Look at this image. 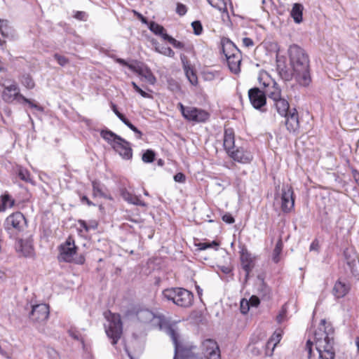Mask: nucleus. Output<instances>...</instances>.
I'll return each mask as SVG.
<instances>
[{
    "label": "nucleus",
    "instance_id": "nucleus-43",
    "mask_svg": "<svg viewBox=\"0 0 359 359\" xmlns=\"http://www.w3.org/2000/svg\"><path fill=\"white\" fill-rule=\"evenodd\" d=\"M68 334L74 339L81 341L83 344L84 343L83 339L82 338L81 333L75 328H70L68 330Z\"/></svg>",
    "mask_w": 359,
    "mask_h": 359
},
{
    "label": "nucleus",
    "instance_id": "nucleus-47",
    "mask_svg": "<svg viewBox=\"0 0 359 359\" xmlns=\"http://www.w3.org/2000/svg\"><path fill=\"white\" fill-rule=\"evenodd\" d=\"M54 58L56 60V61L60 66H65L69 62V60L67 57H66L65 56L61 55L58 53H55L54 55Z\"/></svg>",
    "mask_w": 359,
    "mask_h": 359
},
{
    "label": "nucleus",
    "instance_id": "nucleus-54",
    "mask_svg": "<svg viewBox=\"0 0 359 359\" xmlns=\"http://www.w3.org/2000/svg\"><path fill=\"white\" fill-rule=\"evenodd\" d=\"M116 62L117 63L120 64L121 65L126 66V67H128L133 72L134 71V69H133V67H136V64L135 62H134V64H130L128 62H126L124 59H122V58H117L116 60Z\"/></svg>",
    "mask_w": 359,
    "mask_h": 359
},
{
    "label": "nucleus",
    "instance_id": "nucleus-41",
    "mask_svg": "<svg viewBox=\"0 0 359 359\" xmlns=\"http://www.w3.org/2000/svg\"><path fill=\"white\" fill-rule=\"evenodd\" d=\"M155 159V152L151 149H147L142 155V160L144 163H152Z\"/></svg>",
    "mask_w": 359,
    "mask_h": 359
},
{
    "label": "nucleus",
    "instance_id": "nucleus-62",
    "mask_svg": "<svg viewBox=\"0 0 359 359\" xmlns=\"http://www.w3.org/2000/svg\"><path fill=\"white\" fill-rule=\"evenodd\" d=\"M74 17L78 20H83L86 17V13L83 11H76Z\"/></svg>",
    "mask_w": 359,
    "mask_h": 359
},
{
    "label": "nucleus",
    "instance_id": "nucleus-34",
    "mask_svg": "<svg viewBox=\"0 0 359 359\" xmlns=\"http://www.w3.org/2000/svg\"><path fill=\"white\" fill-rule=\"evenodd\" d=\"M283 243L282 241V238H279L278 241H277L276 246L273 250L272 253V260L275 263H278L280 260V254L283 250Z\"/></svg>",
    "mask_w": 359,
    "mask_h": 359
},
{
    "label": "nucleus",
    "instance_id": "nucleus-3",
    "mask_svg": "<svg viewBox=\"0 0 359 359\" xmlns=\"http://www.w3.org/2000/svg\"><path fill=\"white\" fill-rule=\"evenodd\" d=\"M28 226H7L6 231L11 238H14L18 241V248L25 257H31L33 255L32 246V234L25 231Z\"/></svg>",
    "mask_w": 359,
    "mask_h": 359
},
{
    "label": "nucleus",
    "instance_id": "nucleus-64",
    "mask_svg": "<svg viewBox=\"0 0 359 359\" xmlns=\"http://www.w3.org/2000/svg\"><path fill=\"white\" fill-rule=\"evenodd\" d=\"M162 36V38L165 40V41H168L170 43H171V40L173 39L174 38L170 36V35H168L167 33H165V32H163V34H161V35Z\"/></svg>",
    "mask_w": 359,
    "mask_h": 359
},
{
    "label": "nucleus",
    "instance_id": "nucleus-30",
    "mask_svg": "<svg viewBox=\"0 0 359 359\" xmlns=\"http://www.w3.org/2000/svg\"><path fill=\"white\" fill-rule=\"evenodd\" d=\"M208 2L214 8L218 9L223 14L225 13L227 16L229 12L227 9L228 0H207Z\"/></svg>",
    "mask_w": 359,
    "mask_h": 359
},
{
    "label": "nucleus",
    "instance_id": "nucleus-11",
    "mask_svg": "<svg viewBox=\"0 0 359 359\" xmlns=\"http://www.w3.org/2000/svg\"><path fill=\"white\" fill-rule=\"evenodd\" d=\"M228 156L234 161L241 164H250L253 160L252 153L244 147H239L233 149Z\"/></svg>",
    "mask_w": 359,
    "mask_h": 359
},
{
    "label": "nucleus",
    "instance_id": "nucleus-48",
    "mask_svg": "<svg viewBox=\"0 0 359 359\" xmlns=\"http://www.w3.org/2000/svg\"><path fill=\"white\" fill-rule=\"evenodd\" d=\"M133 88L135 89V90L139 94L141 95L142 97H144V98H151V95H149V93H146L145 91H144L142 89H141L138 86L137 84L133 81L131 83Z\"/></svg>",
    "mask_w": 359,
    "mask_h": 359
},
{
    "label": "nucleus",
    "instance_id": "nucleus-2",
    "mask_svg": "<svg viewBox=\"0 0 359 359\" xmlns=\"http://www.w3.org/2000/svg\"><path fill=\"white\" fill-rule=\"evenodd\" d=\"M166 333L174 344L173 359H203V355L194 352L196 346L180 340V334L172 325L166 327Z\"/></svg>",
    "mask_w": 359,
    "mask_h": 359
},
{
    "label": "nucleus",
    "instance_id": "nucleus-56",
    "mask_svg": "<svg viewBox=\"0 0 359 359\" xmlns=\"http://www.w3.org/2000/svg\"><path fill=\"white\" fill-rule=\"evenodd\" d=\"M248 301L250 302V306L257 307L260 304L259 298L255 295H252Z\"/></svg>",
    "mask_w": 359,
    "mask_h": 359
},
{
    "label": "nucleus",
    "instance_id": "nucleus-27",
    "mask_svg": "<svg viewBox=\"0 0 359 359\" xmlns=\"http://www.w3.org/2000/svg\"><path fill=\"white\" fill-rule=\"evenodd\" d=\"M136 316L140 322L148 323L154 319V314L151 311L147 309H141L137 311Z\"/></svg>",
    "mask_w": 359,
    "mask_h": 359
},
{
    "label": "nucleus",
    "instance_id": "nucleus-53",
    "mask_svg": "<svg viewBox=\"0 0 359 359\" xmlns=\"http://www.w3.org/2000/svg\"><path fill=\"white\" fill-rule=\"evenodd\" d=\"M83 229H78L79 234L82 236L87 238L86 233H88L90 229L95 230L97 226H81Z\"/></svg>",
    "mask_w": 359,
    "mask_h": 359
},
{
    "label": "nucleus",
    "instance_id": "nucleus-51",
    "mask_svg": "<svg viewBox=\"0 0 359 359\" xmlns=\"http://www.w3.org/2000/svg\"><path fill=\"white\" fill-rule=\"evenodd\" d=\"M187 12V6L182 4V3H177L176 6V13L180 15L183 16Z\"/></svg>",
    "mask_w": 359,
    "mask_h": 359
},
{
    "label": "nucleus",
    "instance_id": "nucleus-33",
    "mask_svg": "<svg viewBox=\"0 0 359 359\" xmlns=\"http://www.w3.org/2000/svg\"><path fill=\"white\" fill-rule=\"evenodd\" d=\"M17 174L20 179L27 183L34 184L30 172L22 166H19L17 169Z\"/></svg>",
    "mask_w": 359,
    "mask_h": 359
},
{
    "label": "nucleus",
    "instance_id": "nucleus-40",
    "mask_svg": "<svg viewBox=\"0 0 359 359\" xmlns=\"http://www.w3.org/2000/svg\"><path fill=\"white\" fill-rule=\"evenodd\" d=\"M168 88L172 93H179L181 91V86L180 83L173 79H168L167 81Z\"/></svg>",
    "mask_w": 359,
    "mask_h": 359
},
{
    "label": "nucleus",
    "instance_id": "nucleus-61",
    "mask_svg": "<svg viewBox=\"0 0 359 359\" xmlns=\"http://www.w3.org/2000/svg\"><path fill=\"white\" fill-rule=\"evenodd\" d=\"M81 201L82 203H86L88 206L95 205V204L86 196H81Z\"/></svg>",
    "mask_w": 359,
    "mask_h": 359
},
{
    "label": "nucleus",
    "instance_id": "nucleus-17",
    "mask_svg": "<svg viewBox=\"0 0 359 359\" xmlns=\"http://www.w3.org/2000/svg\"><path fill=\"white\" fill-rule=\"evenodd\" d=\"M320 326L314 333L316 346H318L319 341H326L331 337L330 335L334 332V330L330 325L326 326L325 319L321 320Z\"/></svg>",
    "mask_w": 359,
    "mask_h": 359
},
{
    "label": "nucleus",
    "instance_id": "nucleus-63",
    "mask_svg": "<svg viewBox=\"0 0 359 359\" xmlns=\"http://www.w3.org/2000/svg\"><path fill=\"white\" fill-rule=\"evenodd\" d=\"M319 248L318 241L315 239L310 245V250H316L318 251Z\"/></svg>",
    "mask_w": 359,
    "mask_h": 359
},
{
    "label": "nucleus",
    "instance_id": "nucleus-5",
    "mask_svg": "<svg viewBox=\"0 0 359 359\" xmlns=\"http://www.w3.org/2000/svg\"><path fill=\"white\" fill-rule=\"evenodd\" d=\"M2 98L7 103H11L16 100L21 104H27L30 108L43 111V108L35 100L25 97L20 93V89L16 83L6 86L2 92Z\"/></svg>",
    "mask_w": 359,
    "mask_h": 359
},
{
    "label": "nucleus",
    "instance_id": "nucleus-44",
    "mask_svg": "<svg viewBox=\"0 0 359 359\" xmlns=\"http://www.w3.org/2000/svg\"><path fill=\"white\" fill-rule=\"evenodd\" d=\"M319 359H334L335 357V352L334 349H330L325 352H319Z\"/></svg>",
    "mask_w": 359,
    "mask_h": 359
},
{
    "label": "nucleus",
    "instance_id": "nucleus-22",
    "mask_svg": "<svg viewBox=\"0 0 359 359\" xmlns=\"http://www.w3.org/2000/svg\"><path fill=\"white\" fill-rule=\"evenodd\" d=\"M350 287L348 284L344 282L338 280L336 281L333 289L332 294L337 298L340 299L345 297L349 292Z\"/></svg>",
    "mask_w": 359,
    "mask_h": 359
},
{
    "label": "nucleus",
    "instance_id": "nucleus-26",
    "mask_svg": "<svg viewBox=\"0 0 359 359\" xmlns=\"http://www.w3.org/2000/svg\"><path fill=\"white\" fill-rule=\"evenodd\" d=\"M6 224H25L27 223L25 215L19 211L10 215L6 219Z\"/></svg>",
    "mask_w": 359,
    "mask_h": 359
},
{
    "label": "nucleus",
    "instance_id": "nucleus-19",
    "mask_svg": "<svg viewBox=\"0 0 359 359\" xmlns=\"http://www.w3.org/2000/svg\"><path fill=\"white\" fill-rule=\"evenodd\" d=\"M223 145L227 154L236 149L235 133L233 128H228L224 129Z\"/></svg>",
    "mask_w": 359,
    "mask_h": 359
},
{
    "label": "nucleus",
    "instance_id": "nucleus-42",
    "mask_svg": "<svg viewBox=\"0 0 359 359\" xmlns=\"http://www.w3.org/2000/svg\"><path fill=\"white\" fill-rule=\"evenodd\" d=\"M149 29L155 34L161 35L163 32H165L164 27L155 22H151L149 25Z\"/></svg>",
    "mask_w": 359,
    "mask_h": 359
},
{
    "label": "nucleus",
    "instance_id": "nucleus-14",
    "mask_svg": "<svg viewBox=\"0 0 359 359\" xmlns=\"http://www.w3.org/2000/svg\"><path fill=\"white\" fill-rule=\"evenodd\" d=\"M285 117V126L290 133L297 134L299 130V118L297 110L295 108L291 109Z\"/></svg>",
    "mask_w": 359,
    "mask_h": 359
},
{
    "label": "nucleus",
    "instance_id": "nucleus-36",
    "mask_svg": "<svg viewBox=\"0 0 359 359\" xmlns=\"http://www.w3.org/2000/svg\"><path fill=\"white\" fill-rule=\"evenodd\" d=\"M259 294L264 299L270 298L271 290L269 287L264 283V279H262V283L258 289Z\"/></svg>",
    "mask_w": 359,
    "mask_h": 359
},
{
    "label": "nucleus",
    "instance_id": "nucleus-57",
    "mask_svg": "<svg viewBox=\"0 0 359 359\" xmlns=\"http://www.w3.org/2000/svg\"><path fill=\"white\" fill-rule=\"evenodd\" d=\"M243 46L246 48H251L254 46L255 43L252 39L248 37H245L242 39Z\"/></svg>",
    "mask_w": 359,
    "mask_h": 359
},
{
    "label": "nucleus",
    "instance_id": "nucleus-59",
    "mask_svg": "<svg viewBox=\"0 0 359 359\" xmlns=\"http://www.w3.org/2000/svg\"><path fill=\"white\" fill-rule=\"evenodd\" d=\"M161 53L170 57H173L175 56V52L170 47L165 48L164 50Z\"/></svg>",
    "mask_w": 359,
    "mask_h": 359
},
{
    "label": "nucleus",
    "instance_id": "nucleus-20",
    "mask_svg": "<svg viewBox=\"0 0 359 359\" xmlns=\"http://www.w3.org/2000/svg\"><path fill=\"white\" fill-rule=\"evenodd\" d=\"M179 292L180 299L177 306L184 308L191 306L193 304L194 301L193 293L182 287L179 290Z\"/></svg>",
    "mask_w": 359,
    "mask_h": 359
},
{
    "label": "nucleus",
    "instance_id": "nucleus-39",
    "mask_svg": "<svg viewBox=\"0 0 359 359\" xmlns=\"http://www.w3.org/2000/svg\"><path fill=\"white\" fill-rule=\"evenodd\" d=\"M184 69L186 72V76L189 79V82L191 83V85L196 86L198 84V77L196 74L190 67H185Z\"/></svg>",
    "mask_w": 359,
    "mask_h": 359
},
{
    "label": "nucleus",
    "instance_id": "nucleus-10",
    "mask_svg": "<svg viewBox=\"0 0 359 359\" xmlns=\"http://www.w3.org/2000/svg\"><path fill=\"white\" fill-rule=\"evenodd\" d=\"M76 250L77 247L75 245L74 241L71 238H68L64 243L59 246L58 260L65 262H74Z\"/></svg>",
    "mask_w": 359,
    "mask_h": 359
},
{
    "label": "nucleus",
    "instance_id": "nucleus-25",
    "mask_svg": "<svg viewBox=\"0 0 359 359\" xmlns=\"http://www.w3.org/2000/svg\"><path fill=\"white\" fill-rule=\"evenodd\" d=\"M182 287H171L164 290L162 292L165 299L168 301H172L177 306L180 299V292Z\"/></svg>",
    "mask_w": 359,
    "mask_h": 359
},
{
    "label": "nucleus",
    "instance_id": "nucleus-37",
    "mask_svg": "<svg viewBox=\"0 0 359 359\" xmlns=\"http://www.w3.org/2000/svg\"><path fill=\"white\" fill-rule=\"evenodd\" d=\"M20 82L27 89L31 90L35 87L34 81L29 74H25L22 76Z\"/></svg>",
    "mask_w": 359,
    "mask_h": 359
},
{
    "label": "nucleus",
    "instance_id": "nucleus-38",
    "mask_svg": "<svg viewBox=\"0 0 359 359\" xmlns=\"http://www.w3.org/2000/svg\"><path fill=\"white\" fill-rule=\"evenodd\" d=\"M11 32V27L6 20L0 19V33L4 37H8Z\"/></svg>",
    "mask_w": 359,
    "mask_h": 359
},
{
    "label": "nucleus",
    "instance_id": "nucleus-29",
    "mask_svg": "<svg viewBox=\"0 0 359 359\" xmlns=\"http://www.w3.org/2000/svg\"><path fill=\"white\" fill-rule=\"evenodd\" d=\"M123 196L124 198V199L128 201V203H131V204H134V205H140V206H142V207H145L147 206V204L145 202H144L140 196H136L133 194H131L128 191H126V192H124L123 194Z\"/></svg>",
    "mask_w": 359,
    "mask_h": 359
},
{
    "label": "nucleus",
    "instance_id": "nucleus-18",
    "mask_svg": "<svg viewBox=\"0 0 359 359\" xmlns=\"http://www.w3.org/2000/svg\"><path fill=\"white\" fill-rule=\"evenodd\" d=\"M134 62L136 64V67H133L134 69L133 72L144 77L150 84L154 85L156 81V79L151 70L147 65L137 60H135Z\"/></svg>",
    "mask_w": 359,
    "mask_h": 359
},
{
    "label": "nucleus",
    "instance_id": "nucleus-58",
    "mask_svg": "<svg viewBox=\"0 0 359 359\" xmlns=\"http://www.w3.org/2000/svg\"><path fill=\"white\" fill-rule=\"evenodd\" d=\"M174 180L177 182L184 183L186 181V176L182 172H177L175 175Z\"/></svg>",
    "mask_w": 359,
    "mask_h": 359
},
{
    "label": "nucleus",
    "instance_id": "nucleus-28",
    "mask_svg": "<svg viewBox=\"0 0 359 359\" xmlns=\"http://www.w3.org/2000/svg\"><path fill=\"white\" fill-rule=\"evenodd\" d=\"M15 205V200L6 191L0 196V212H4L8 207L12 208Z\"/></svg>",
    "mask_w": 359,
    "mask_h": 359
},
{
    "label": "nucleus",
    "instance_id": "nucleus-32",
    "mask_svg": "<svg viewBox=\"0 0 359 359\" xmlns=\"http://www.w3.org/2000/svg\"><path fill=\"white\" fill-rule=\"evenodd\" d=\"M302 12L303 6L302 4L296 3L293 5L291 11V16L296 22L299 23L302 21Z\"/></svg>",
    "mask_w": 359,
    "mask_h": 359
},
{
    "label": "nucleus",
    "instance_id": "nucleus-4",
    "mask_svg": "<svg viewBox=\"0 0 359 359\" xmlns=\"http://www.w3.org/2000/svg\"><path fill=\"white\" fill-rule=\"evenodd\" d=\"M100 136L103 138L119 155L126 160L133 157V149L130 144L109 130H102Z\"/></svg>",
    "mask_w": 359,
    "mask_h": 359
},
{
    "label": "nucleus",
    "instance_id": "nucleus-60",
    "mask_svg": "<svg viewBox=\"0 0 359 359\" xmlns=\"http://www.w3.org/2000/svg\"><path fill=\"white\" fill-rule=\"evenodd\" d=\"M171 44L175 47V48H184V43L181 41H179L177 40H176L175 39H173L171 40Z\"/></svg>",
    "mask_w": 359,
    "mask_h": 359
},
{
    "label": "nucleus",
    "instance_id": "nucleus-6",
    "mask_svg": "<svg viewBox=\"0 0 359 359\" xmlns=\"http://www.w3.org/2000/svg\"><path fill=\"white\" fill-rule=\"evenodd\" d=\"M177 108L184 118L190 122L204 123L210 118V114L207 111L196 107H185L182 103L179 102Z\"/></svg>",
    "mask_w": 359,
    "mask_h": 359
},
{
    "label": "nucleus",
    "instance_id": "nucleus-1",
    "mask_svg": "<svg viewBox=\"0 0 359 359\" xmlns=\"http://www.w3.org/2000/svg\"><path fill=\"white\" fill-rule=\"evenodd\" d=\"M288 57L293 72L278 65L277 69L280 76L285 81H290L294 76L301 86H308L311 81L308 55L303 48L294 44L288 49Z\"/></svg>",
    "mask_w": 359,
    "mask_h": 359
},
{
    "label": "nucleus",
    "instance_id": "nucleus-45",
    "mask_svg": "<svg viewBox=\"0 0 359 359\" xmlns=\"http://www.w3.org/2000/svg\"><path fill=\"white\" fill-rule=\"evenodd\" d=\"M123 123L137 135V137L138 139L142 138V133L138 130L133 124H132V123L128 118Z\"/></svg>",
    "mask_w": 359,
    "mask_h": 359
},
{
    "label": "nucleus",
    "instance_id": "nucleus-21",
    "mask_svg": "<svg viewBox=\"0 0 359 359\" xmlns=\"http://www.w3.org/2000/svg\"><path fill=\"white\" fill-rule=\"evenodd\" d=\"M221 43L222 53L225 55L226 59L233 57L234 55L240 52L235 44L228 39H222Z\"/></svg>",
    "mask_w": 359,
    "mask_h": 359
},
{
    "label": "nucleus",
    "instance_id": "nucleus-31",
    "mask_svg": "<svg viewBox=\"0 0 359 359\" xmlns=\"http://www.w3.org/2000/svg\"><path fill=\"white\" fill-rule=\"evenodd\" d=\"M334 338L331 337L326 341H319L318 346H316L318 352H325L326 351H330V349H334Z\"/></svg>",
    "mask_w": 359,
    "mask_h": 359
},
{
    "label": "nucleus",
    "instance_id": "nucleus-16",
    "mask_svg": "<svg viewBox=\"0 0 359 359\" xmlns=\"http://www.w3.org/2000/svg\"><path fill=\"white\" fill-rule=\"evenodd\" d=\"M203 347L208 354V356H203V359H220L219 348L215 340L205 339L203 342Z\"/></svg>",
    "mask_w": 359,
    "mask_h": 359
},
{
    "label": "nucleus",
    "instance_id": "nucleus-46",
    "mask_svg": "<svg viewBox=\"0 0 359 359\" xmlns=\"http://www.w3.org/2000/svg\"><path fill=\"white\" fill-rule=\"evenodd\" d=\"M250 302L245 299H242L240 303V310L243 314H246L250 310Z\"/></svg>",
    "mask_w": 359,
    "mask_h": 359
},
{
    "label": "nucleus",
    "instance_id": "nucleus-13",
    "mask_svg": "<svg viewBox=\"0 0 359 359\" xmlns=\"http://www.w3.org/2000/svg\"><path fill=\"white\" fill-rule=\"evenodd\" d=\"M265 90L264 93L271 100H276L282 97V90L278 83L271 79L268 74H266L265 81L262 83Z\"/></svg>",
    "mask_w": 359,
    "mask_h": 359
},
{
    "label": "nucleus",
    "instance_id": "nucleus-24",
    "mask_svg": "<svg viewBox=\"0 0 359 359\" xmlns=\"http://www.w3.org/2000/svg\"><path fill=\"white\" fill-rule=\"evenodd\" d=\"M273 106L275 107L277 112L282 116L287 114L290 111V104L288 101L280 97L276 100H273Z\"/></svg>",
    "mask_w": 359,
    "mask_h": 359
},
{
    "label": "nucleus",
    "instance_id": "nucleus-8",
    "mask_svg": "<svg viewBox=\"0 0 359 359\" xmlns=\"http://www.w3.org/2000/svg\"><path fill=\"white\" fill-rule=\"evenodd\" d=\"M31 311L29 313V320L34 324L46 322L50 313L49 306L46 304L30 305Z\"/></svg>",
    "mask_w": 359,
    "mask_h": 359
},
{
    "label": "nucleus",
    "instance_id": "nucleus-9",
    "mask_svg": "<svg viewBox=\"0 0 359 359\" xmlns=\"http://www.w3.org/2000/svg\"><path fill=\"white\" fill-rule=\"evenodd\" d=\"M294 193L290 186H284L280 197V207L285 213H290L294 209Z\"/></svg>",
    "mask_w": 359,
    "mask_h": 359
},
{
    "label": "nucleus",
    "instance_id": "nucleus-55",
    "mask_svg": "<svg viewBox=\"0 0 359 359\" xmlns=\"http://www.w3.org/2000/svg\"><path fill=\"white\" fill-rule=\"evenodd\" d=\"M222 221L227 224H232L234 222V218L230 213H225L222 217Z\"/></svg>",
    "mask_w": 359,
    "mask_h": 359
},
{
    "label": "nucleus",
    "instance_id": "nucleus-15",
    "mask_svg": "<svg viewBox=\"0 0 359 359\" xmlns=\"http://www.w3.org/2000/svg\"><path fill=\"white\" fill-rule=\"evenodd\" d=\"M240 259L242 269L245 271V279L247 281L249 278L250 273L255 266L254 257L246 248H243L241 251Z\"/></svg>",
    "mask_w": 359,
    "mask_h": 359
},
{
    "label": "nucleus",
    "instance_id": "nucleus-23",
    "mask_svg": "<svg viewBox=\"0 0 359 359\" xmlns=\"http://www.w3.org/2000/svg\"><path fill=\"white\" fill-rule=\"evenodd\" d=\"M226 60L228 67L232 73L238 74L241 72V63L242 60L241 52L234 55L233 57H230Z\"/></svg>",
    "mask_w": 359,
    "mask_h": 359
},
{
    "label": "nucleus",
    "instance_id": "nucleus-49",
    "mask_svg": "<svg viewBox=\"0 0 359 359\" xmlns=\"http://www.w3.org/2000/svg\"><path fill=\"white\" fill-rule=\"evenodd\" d=\"M191 26L196 35H200L203 32V26L200 21L193 22Z\"/></svg>",
    "mask_w": 359,
    "mask_h": 359
},
{
    "label": "nucleus",
    "instance_id": "nucleus-7",
    "mask_svg": "<svg viewBox=\"0 0 359 359\" xmlns=\"http://www.w3.org/2000/svg\"><path fill=\"white\" fill-rule=\"evenodd\" d=\"M107 337L111 339V344L116 345L121 337L123 326L121 317L118 314H111L108 327L105 326Z\"/></svg>",
    "mask_w": 359,
    "mask_h": 359
},
{
    "label": "nucleus",
    "instance_id": "nucleus-35",
    "mask_svg": "<svg viewBox=\"0 0 359 359\" xmlns=\"http://www.w3.org/2000/svg\"><path fill=\"white\" fill-rule=\"evenodd\" d=\"M93 187V196L94 197L101 196L104 198H107V195L104 193L101 184L97 181L92 182Z\"/></svg>",
    "mask_w": 359,
    "mask_h": 359
},
{
    "label": "nucleus",
    "instance_id": "nucleus-50",
    "mask_svg": "<svg viewBox=\"0 0 359 359\" xmlns=\"http://www.w3.org/2000/svg\"><path fill=\"white\" fill-rule=\"evenodd\" d=\"M46 353L50 359H60L58 352L51 347H47Z\"/></svg>",
    "mask_w": 359,
    "mask_h": 359
},
{
    "label": "nucleus",
    "instance_id": "nucleus-52",
    "mask_svg": "<svg viewBox=\"0 0 359 359\" xmlns=\"http://www.w3.org/2000/svg\"><path fill=\"white\" fill-rule=\"evenodd\" d=\"M111 109L114 112V114L118 116V118L123 123H124L127 120V118L118 110L116 104H114V103H111Z\"/></svg>",
    "mask_w": 359,
    "mask_h": 359
},
{
    "label": "nucleus",
    "instance_id": "nucleus-12",
    "mask_svg": "<svg viewBox=\"0 0 359 359\" xmlns=\"http://www.w3.org/2000/svg\"><path fill=\"white\" fill-rule=\"evenodd\" d=\"M248 97L251 104L256 109L262 110V108L266 104V94L259 88H250L248 90Z\"/></svg>",
    "mask_w": 359,
    "mask_h": 359
}]
</instances>
